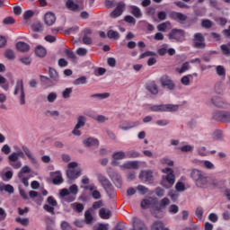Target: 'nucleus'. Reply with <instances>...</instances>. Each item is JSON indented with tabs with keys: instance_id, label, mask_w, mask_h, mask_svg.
<instances>
[{
	"instance_id": "19",
	"label": "nucleus",
	"mask_w": 230,
	"mask_h": 230,
	"mask_svg": "<svg viewBox=\"0 0 230 230\" xmlns=\"http://www.w3.org/2000/svg\"><path fill=\"white\" fill-rule=\"evenodd\" d=\"M56 21H57V17L55 16V13L51 12L46 13L44 16V22L45 24H47V26H53Z\"/></svg>"
},
{
	"instance_id": "8",
	"label": "nucleus",
	"mask_w": 230,
	"mask_h": 230,
	"mask_svg": "<svg viewBox=\"0 0 230 230\" xmlns=\"http://www.w3.org/2000/svg\"><path fill=\"white\" fill-rule=\"evenodd\" d=\"M186 32L182 29H172L167 35L170 40H175V42H182Z\"/></svg>"
},
{
	"instance_id": "18",
	"label": "nucleus",
	"mask_w": 230,
	"mask_h": 230,
	"mask_svg": "<svg viewBox=\"0 0 230 230\" xmlns=\"http://www.w3.org/2000/svg\"><path fill=\"white\" fill-rule=\"evenodd\" d=\"M132 224H133V230H148L146 228V226H145V223L141 221V219L137 217L132 218Z\"/></svg>"
},
{
	"instance_id": "63",
	"label": "nucleus",
	"mask_w": 230,
	"mask_h": 230,
	"mask_svg": "<svg viewBox=\"0 0 230 230\" xmlns=\"http://www.w3.org/2000/svg\"><path fill=\"white\" fill-rule=\"evenodd\" d=\"M3 22L4 24H14L15 19H13V17L9 16L4 19Z\"/></svg>"
},
{
	"instance_id": "57",
	"label": "nucleus",
	"mask_w": 230,
	"mask_h": 230,
	"mask_svg": "<svg viewBox=\"0 0 230 230\" xmlns=\"http://www.w3.org/2000/svg\"><path fill=\"white\" fill-rule=\"evenodd\" d=\"M71 93H73V88H66L62 93L63 98H65V99L69 98V96H71Z\"/></svg>"
},
{
	"instance_id": "61",
	"label": "nucleus",
	"mask_w": 230,
	"mask_h": 230,
	"mask_svg": "<svg viewBox=\"0 0 230 230\" xmlns=\"http://www.w3.org/2000/svg\"><path fill=\"white\" fill-rule=\"evenodd\" d=\"M47 100H48V102H49V103H53V102H55V100H57V93H50L48 95Z\"/></svg>"
},
{
	"instance_id": "40",
	"label": "nucleus",
	"mask_w": 230,
	"mask_h": 230,
	"mask_svg": "<svg viewBox=\"0 0 230 230\" xmlns=\"http://www.w3.org/2000/svg\"><path fill=\"white\" fill-rule=\"evenodd\" d=\"M85 121H87V119L85 117L79 116L77 118V124L75 125L76 128H82V127H84L85 126Z\"/></svg>"
},
{
	"instance_id": "2",
	"label": "nucleus",
	"mask_w": 230,
	"mask_h": 230,
	"mask_svg": "<svg viewBox=\"0 0 230 230\" xmlns=\"http://www.w3.org/2000/svg\"><path fill=\"white\" fill-rule=\"evenodd\" d=\"M60 197L66 200V202H74L78 195V186L73 184L69 189H63L59 192Z\"/></svg>"
},
{
	"instance_id": "50",
	"label": "nucleus",
	"mask_w": 230,
	"mask_h": 230,
	"mask_svg": "<svg viewBox=\"0 0 230 230\" xmlns=\"http://www.w3.org/2000/svg\"><path fill=\"white\" fill-rule=\"evenodd\" d=\"M118 4L115 0H105L104 5L106 8H114Z\"/></svg>"
},
{
	"instance_id": "28",
	"label": "nucleus",
	"mask_w": 230,
	"mask_h": 230,
	"mask_svg": "<svg viewBox=\"0 0 230 230\" xmlns=\"http://www.w3.org/2000/svg\"><path fill=\"white\" fill-rule=\"evenodd\" d=\"M52 182L53 184H62L64 179H62V173L60 172H56L52 174Z\"/></svg>"
},
{
	"instance_id": "11",
	"label": "nucleus",
	"mask_w": 230,
	"mask_h": 230,
	"mask_svg": "<svg viewBox=\"0 0 230 230\" xmlns=\"http://www.w3.org/2000/svg\"><path fill=\"white\" fill-rule=\"evenodd\" d=\"M213 118L216 119V121H220L221 123H230V111H216Z\"/></svg>"
},
{
	"instance_id": "30",
	"label": "nucleus",
	"mask_w": 230,
	"mask_h": 230,
	"mask_svg": "<svg viewBox=\"0 0 230 230\" xmlns=\"http://www.w3.org/2000/svg\"><path fill=\"white\" fill-rule=\"evenodd\" d=\"M122 168L126 170H137L139 168V164L137 162H128L122 165Z\"/></svg>"
},
{
	"instance_id": "14",
	"label": "nucleus",
	"mask_w": 230,
	"mask_h": 230,
	"mask_svg": "<svg viewBox=\"0 0 230 230\" xmlns=\"http://www.w3.org/2000/svg\"><path fill=\"white\" fill-rule=\"evenodd\" d=\"M160 84H162V87H167L170 91H173V89H175L173 81H172V78L168 75H163L160 78Z\"/></svg>"
},
{
	"instance_id": "36",
	"label": "nucleus",
	"mask_w": 230,
	"mask_h": 230,
	"mask_svg": "<svg viewBox=\"0 0 230 230\" xmlns=\"http://www.w3.org/2000/svg\"><path fill=\"white\" fill-rule=\"evenodd\" d=\"M93 220H94V217H93V214L91 213V210H86L84 213V222L85 224H93Z\"/></svg>"
},
{
	"instance_id": "60",
	"label": "nucleus",
	"mask_w": 230,
	"mask_h": 230,
	"mask_svg": "<svg viewBox=\"0 0 230 230\" xmlns=\"http://www.w3.org/2000/svg\"><path fill=\"white\" fill-rule=\"evenodd\" d=\"M190 77H191V75H185L181 79V82L183 85H190Z\"/></svg>"
},
{
	"instance_id": "16",
	"label": "nucleus",
	"mask_w": 230,
	"mask_h": 230,
	"mask_svg": "<svg viewBox=\"0 0 230 230\" xmlns=\"http://www.w3.org/2000/svg\"><path fill=\"white\" fill-rule=\"evenodd\" d=\"M139 179H141V181H143L144 182H154V175L152 171H142L139 173Z\"/></svg>"
},
{
	"instance_id": "49",
	"label": "nucleus",
	"mask_w": 230,
	"mask_h": 230,
	"mask_svg": "<svg viewBox=\"0 0 230 230\" xmlns=\"http://www.w3.org/2000/svg\"><path fill=\"white\" fill-rule=\"evenodd\" d=\"M168 211L171 213V215H177V213H179V206L171 205L168 208Z\"/></svg>"
},
{
	"instance_id": "46",
	"label": "nucleus",
	"mask_w": 230,
	"mask_h": 230,
	"mask_svg": "<svg viewBox=\"0 0 230 230\" xmlns=\"http://www.w3.org/2000/svg\"><path fill=\"white\" fill-rule=\"evenodd\" d=\"M5 58L8 60H13L15 58V53L12 49H6L4 52Z\"/></svg>"
},
{
	"instance_id": "37",
	"label": "nucleus",
	"mask_w": 230,
	"mask_h": 230,
	"mask_svg": "<svg viewBox=\"0 0 230 230\" xmlns=\"http://www.w3.org/2000/svg\"><path fill=\"white\" fill-rule=\"evenodd\" d=\"M0 87L4 89V91H8L10 89V84L6 82V78L0 75Z\"/></svg>"
},
{
	"instance_id": "29",
	"label": "nucleus",
	"mask_w": 230,
	"mask_h": 230,
	"mask_svg": "<svg viewBox=\"0 0 230 230\" xmlns=\"http://www.w3.org/2000/svg\"><path fill=\"white\" fill-rule=\"evenodd\" d=\"M16 49L22 53H26V51H30V45H28V43L20 41L16 44Z\"/></svg>"
},
{
	"instance_id": "38",
	"label": "nucleus",
	"mask_w": 230,
	"mask_h": 230,
	"mask_svg": "<svg viewBox=\"0 0 230 230\" xmlns=\"http://www.w3.org/2000/svg\"><path fill=\"white\" fill-rule=\"evenodd\" d=\"M99 215L103 220H109L111 218V211H107L105 208H101Z\"/></svg>"
},
{
	"instance_id": "10",
	"label": "nucleus",
	"mask_w": 230,
	"mask_h": 230,
	"mask_svg": "<svg viewBox=\"0 0 230 230\" xmlns=\"http://www.w3.org/2000/svg\"><path fill=\"white\" fill-rule=\"evenodd\" d=\"M19 93H21L20 103L21 105H24V103H26V101H25L26 95H24V84L22 83V79L16 82V86H15L13 94L17 95L19 94Z\"/></svg>"
},
{
	"instance_id": "24",
	"label": "nucleus",
	"mask_w": 230,
	"mask_h": 230,
	"mask_svg": "<svg viewBox=\"0 0 230 230\" xmlns=\"http://www.w3.org/2000/svg\"><path fill=\"white\" fill-rule=\"evenodd\" d=\"M146 90L151 93V94H158L159 93V88L154 81L147 83Z\"/></svg>"
},
{
	"instance_id": "42",
	"label": "nucleus",
	"mask_w": 230,
	"mask_h": 230,
	"mask_svg": "<svg viewBox=\"0 0 230 230\" xmlns=\"http://www.w3.org/2000/svg\"><path fill=\"white\" fill-rule=\"evenodd\" d=\"M111 93H94L91 95V98H98L99 100H105V98H109Z\"/></svg>"
},
{
	"instance_id": "20",
	"label": "nucleus",
	"mask_w": 230,
	"mask_h": 230,
	"mask_svg": "<svg viewBox=\"0 0 230 230\" xmlns=\"http://www.w3.org/2000/svg\"><path fill=\"white\" fill-rule=\"evenodd\" d=\"M22 151L24 152L26 157L31 161L32 164H37V158H35V155H33V153H31V150L26 146H22Z\"/></svg>"
},
{
	"instance_id": "23",
	"label": "nucleus",
	"mask_w": 230,
	"mask_h": 230,
	"mask_svg": "<svg viewBox=\"0 0 230 230\" xmlns=\"http://www.w3.org/2000/svg\"><path fill=\"white\" fill-rule=\"evenodd\" d=\"M66 6L70 12H80V5L75 3L74 0H67L66 2Z\"/></svg>"
},
{
	"instance_id": "62",
	"label": "nucleus",
	"mask_w": 230,
	"mask_h": 230,
	"mask_svg": "<svg viewBox=\"0 0 230 230\" xmlns=\"http://www.w3.org/2000/svg\"><path fill=\"white\" fill-rule=\"evenodd\" d=\"M61 229L62 230H73V227H71V225H69V223L63 221L61 223Z\"/></svg>"
},
{
	"instance_id": "56",
	"label": "nucleus",
	"mask_w": 230,
	"mask_h": 230,
	"mask_svg": "<svg viewBox=\"0 0 230 230\" xmlns=\"http://www.w3.org/2000/svg\"><path fill=\"white\" fill-rule=\"evenodd\" d=\"M193 148H194L193 146L186 145V146L180 147V150L181 152H193Z\"/></svg>"
},
{
	"instance_id": "31",
	"label": "nucleus",
	"mask_w": 230,
	"mask_h": 230,
	"mask_svg": "<svg viewBox=\"0 0 230 230\" xmlns=\"http://www.w3.org/2000/svg\"><path fill=\"white\" fill-rule=\"evenodd\" d=\"M157 30L158 31H166L167 30H172V22H165L163 23H160L157 25Z\"/></svg>"
},
{
	"instance_id": "5",
	"label": "nucleus",
	"mask_w": 230,
	"mask_h": 230,
	"mask_svg": "<svg viewBox=\"0 0 230 230\" xmlns=\"http://www.w3.org/2000/svg\"><path fill=\"white\" fill-rule=\"evenodd\" d=\"M166 206H170V199L164 198L160 200L159 206H153L151 208V214L155 218H163V209L166 208Z\"/></svg>"
},
{
	"instance_id": "35",
	"label": "nucleus",
	"mask_w": 230,
	"mask_h": 230,
	"mask_svg": "<svg viewBox=\"0 0 230 230\" xmlns=\"http://www.w3.org/2000/svg\"><path fill=\"white\" fill-rule=\"evenodd\" d=\"M153 203H154V199H143L141 202V208L142 209H148V208H150V206H152Z\"/></svg>"
},
{
	"instance_id": "4",
	"label": "nucleus",
	"mask_w": 230,
	"mask_h": 230,
	"mask_svg": "<svg viewBox=\"0 0 230 230\" xmlns=\"http://www.w3.org/2000/svg\"><path fill=\"white\" fill-rule=\"evenodd\" d=\"M163 173H167L165 178L162 181V186L166 190H170L173 184H175V174H173V170L171 168H165L162 170Z\"/></svg>"
},
{
	"instance_id": "21",
	"label": "nucleus",
	"mask_w": 230,
	"mask_h": 230,
	"mask_svg": "<svg viewBox=\"0 0 230 230\" xmlns=\"http://www.w3.org/2000/svg\"><path fill=\"white\" fill-rule=\"evenodd\" d=\"M97 179L104 190H109V188H111V184L107 177L103 176L102 174H97Z\"/></svg>"
},
{
	"instance_id": "45",
	"label": "nucleus",
	"mask_w": 230,
	"mask_h": 230,
	"mask_svg": "<svg viewBox=\"0 0 230 230\" xmlns=\"http://www.w3.org/2000/svg\"><path fill=\"white\" fill-rule=\"evenodd\" d=\"M65 54L66 55L67 58H70L71 60H76V55L71 49H66Z\"/></svg>"
},
{
	"instance_id": "3",
	"label": "nucleus",
	"mask_w": 230,
	"mask_h": 230,
	"mask_svg": "<svg viewBox=\"0 0 230 230\" xmlns=\"http://www.w3.org/2000/svg\"><path fill=\"white\" fill-rule=\"evenodd\" d=\"M49 75L50 76V79L48 76L41 75L42 82H45L47 87H53V85H57L58 80H60V77L58 76V72H57L55 68L49 67Z\"/></svg>"
},
{
	"instance_id": "27",
	"label": "nucleus",
	"mask_w": 230,
	"mask_h": 230,
	"mask_svg": "<svg viewBox=\"0 0 230 230\" xmlns=\"http://www.w3.org/2000/svg\"><path fill=\"white\" fill-rule=\"evenodd\" d=\"M46 48L42 47L41 45H38L35 49V54L37 57H40V58H44L47 55Z\"/></svg>"
},
{
	"instance_id": "32",
	"label": "nucleus",
	"mask_w": 230,
	"mask_h": 230,
	"mask_svg": "<svg viewBox=\"0 0 230 230\" xmlns=\"http://www.w3.org/2000/svg\"><path fill=\"white\" fill-rule=\"evenodd\" d=\"M112 159H114L115 161H119L121 159H127V153H125L123 151L115 152L112 155Z\"/></svg>"
},
{
	"instance_id": "41",
	"label": "nucleus",
	"mask_w": 230,
	"mask_h": 230,
	"mask_svg": "<svg viewBox=\"0 0 230 230\" xmlns=\"http://www.w3.org/2000/svg\"><path fill=\"white\" fill-rule=\"evenodd\" d=\"M73 84H74V85H84V84H87V77L83 75V76L75 79L73 82Z\"/></svg>"
},
{
	"instance_id": "39",
	"label": "nucleus",
	"mask_w": 230,
	"mask_h": 230,
	"mask_svg": "<svg viewBox=\"0 0 230 230\" xmlns=\"http://www.w3.org/2000/svg\"><path fill=\"white\" fill-rule=\"evenodd\" d=\"M0 191H6L7 193H13V186L10 184L0 185Z\"/></svg>"
},
{
	"instance_id": "13",
	"label": "nucleus",
	"mask_w": 230,
	"mask_h": 230,
	"mask_svg": "<svg viewBox=\"0 0 230 230\" xmlns=\"http://www.w3.org/2000/svg\"><path fill=\"white\" fill-rule=\"evenodd\" d=\"M8 161H9L10 166L14 168V170H19V168H21V166H22V163H21V161H19V157L15 152L12 153L8 156Z\"/></svg>"
},
{
	"instance_id": "52",
	"label": "nucleus",
	"mask_w": 230,
	"mask_h": 230,
	"mask_svg": "<svg viewBox=\"0 0 230 230\" xmlns=\"http://www.w3.org/2000/svg\"><path fill=\"white\" fill-rule=\"evenodd\" d=\"M16 222H18V224H21L22 226H28V224H30V219L17 217Z\"/></svg>"
},
{
	"instance_id": "33",
	"label": "nucleus",
	"mask_w": 230,
	"mask_h": 230,
	"mask_svg": "<svg viewBox=\"0 0 230 230\" xmlns=\"http://www.w3.org/2000/svg\"><path fill=\"white\" fill-rule=\"evenodd\" d=\"M137 157H141V154L137 151L131 150L126 153V159H136Z\"/></svg>"
},
{
	"instance_id": "9",
	"label": "nucleus",
	"mask_w": 230,
	"mask_h": 230,
	"mask_svg": "<svg viewBox=\"0 0 230 230\" xmlns=\"http://www.w3.org/2000/svg\"><path fill=\"white\" fill-rule=\"evenodd\" d=\"M193 47L197 49H204L206 48V38L202 33L197 32L194 34Z\"/></svg>"
},
{
	"instance_id": "43",
	"label": "nucleus",
	"mask_w": 230,
	"mask_h": 230,
	"mask_svg": "<svg viewBox=\"0 0 230 230\" xmlns=\"http://www.w3.org/2000/svg\"><path fill=\"white\" fill-rule=\"evenodd\" d=\"M107 35L109 39H114L115 40H118V39H119V32L113 30H110Z\"/></svg>"
},
{
	"instance_id": "54",
	"label": "nucleus",
	"mask_w": 230,
	"mask_h": 230,
	"mask_svg": "<svg viewBox=\"0 0 230 230\" xmlns=\"http://www.w3.org/2000/svg\"><path fill=\"white\" fill-rule=\"evenodd\" d=\"M221 51L223 55H229L230 54V43L228 45H222Z\"/></svg>"
},
{
	"instance_id": "25",
	"label": "nucleus",
	"mask_w": 230,
	"mask_h": 230,
	"mask_svg": "<svg viewBox=\"0 0 230 230\" xmlns=\"http://www.w3.org/2000/svg\"><path fill=\"white\" fill-rule=\"evenodd\" d=\"M84 146H99L100 141L94 137H88L83 141Z\"/></svg>"
},
{
	"instance_id": "6",
	"label": "nucleus",
	"mask_w": 230,
	"mask_h": 230,
	"mask_svg": "<svg viewBox=\"0 0 230 230\" xmlns=\"http://www.w3.org/2000/svg\"><path fill=\"white\" fill-rule=\"evenodd\" d=\"M151 112H175L179 110V105L160 104L150 106Z\"/></svg>"
},
{
	"instance_id": "64",
	"label": "nucleus",
	"mask_w": 230,
	"mask_h": 230,
	"mask_svg": "<svg viewBox=\"0 0 230 230\" xmlns=\"http://www.w3.org/2000/svg\"><path fill=\"white\" fill-rule=\"evenodd\" d=\"M157 17L159 21H166V12L160 11L157 13Z\"/></svg>"
},
{
	"instance_id": "53",
	"label": "nucleus",
	"mask_w": 230,
	"mask_h": 230,
	"mask_svg": "<svg viewBox=\"0 0 230 230\" xmlns=\"http://www.w3.org/2000/svg\"><path fill=\"white\" fill-rule=\"evenodd\" d=\"M20 62H22V64H24L25 66H30V64H31V58L30 57L20 58Z\"/></svg>"
},
{
	"instance_id": "15",
	"label": "nucleus",
	"mask_w": 230,
	"mask_h": 230,
	"mask_svg": "<svg viewBox=\"0 0 230 230\" xmlns=\"http://www.w3.org/2000/svg\"><path fill=\"white\" fill-rule=\"evenodd\" d=\"M170 19L172 21H179L181 24H184V22L188 20V16L182 13H177L172 11L169 14Z\"/></svg>"
},
{
	"instance_id": "12",
	"label": "nucleus",
	"mask_w": 230,
	"mask_h": 230,
	"mask_svg": "<svg viewBox=\"0 0 230 230\" xmlns=\"http://www.w3.org/2000/svg\"><path fill=\"white\" fill-rule=\"evenodd\" d=\"M115 6V10H113L110 13V17L111 19H118V17H121V15H123V13L125 12V8L127 7V5L123 2L117 3Z\"/></svg>"
},
{
	"instance_id": "26",
	"label": "nucleus",
	"mask_w": 230,
	"mask_h": 230,
	"mask_svg": "<svg viewBox=\"0 0 230 230\" xmlns=\"http://www.w3.org/2000/svg\"><path fill=\"white\" fill-rule=\"evenodd\" d=\"M130 12L136 19H141L143 17V13H141V9L136 5H130L129 6Z\"/></svg>"
},
{
	"instance_id": "17",
	"label": "nucleus",
	"mask_w": 230,
	"mask_h": 230,
	"mask_svg": "<svg viewBox=\"0 0 230 230\" xmlns=\"http://www.w3.org/2000/svg\"><path fill=\"white\" fill-rule=\"evenodd\" d=\"M141 122L137 121H122L119 126L121 130H129V128H134V127H139Z\"/></svg>"
},
{
	"instance_id": "59",
	"label": "nucleus",
	"mask_w": 230,
	"mask_h": 230,
	"mask_svg": "<svg viewBox=\"0 0 230 230\" xmlns=\"http://www.w3.org/2000/svg\"><path fill=\"white\" fill-rule=\"evenodd\" d=\"M124 21L129 24H136V19L131 15L125 16Z\"/></svg>"
},
{
	"instance_id": "47",
	"label": "nucleus",
	"mask_w": 230,
	"mask_h": 230,
	"mask_svg": "<svg viewBox=\"0 0 230 230\" xmlns=\"http://www.w3.org/2000/svg\"><path fill=\"white\" fill-rule=\"evenodd\" d=\"M31 172V169L28 165L23 166L21 171L18 172L19 179H22L23 173H30Z\"/></svg>"
},
{
	"instance_id": "1",
	"label": "nucleus",
	"mask_w": 230,
	"mask_h": 230,
	"mask_svg": "<svg viewBox=\"0 0 230 230\" xmlns=\"http://www.w3.org/2000/svg\"><path fill=\"white\" fill-rule=\"evenodd\" d=\"M190 178L194 181V184L197 186V188H208V184H209L206 172L199 169L191 170Z\"/></svg>"
},
{
	"instance_id": "22",
	"label": "nucleus",
	"mask_w": 230,
	"mask_h": 230,
	"mask_svg": "<svg viewBox=\"0 0 230 230\" xmlns=\"http://www.w3.org/2000/svg\"><path fill=\"white\" fill-rule=\"evenodd\" d=\"M211 102L213 103V105H215L216 107H219L224 109L225 107H227V102H224V100L222 98H220L219 96H215L211 99Z\"/></svg>"
},
{
	"instance_id": "58",
	"label": "nucleus",
	"mask_w": 230,
	"mask_h": 230,
	"mask_svg": "<svg viewBox=\"0 0 230 230\" xmlns=\"http://www.w3.org/2000/svg\"><path fill=\"white\" fill-rule=\"evenodd\" d=\"M175 190L177 191H184V190H186V187L184 186V183H182L181 181H178L175 185Z\"/></svg>"
},
{
	"instance_id": "55",
	"label": "nucleus",
	"mask_w": 230,
	"mask_h": 230,
	"mask_svg": "<svg viewBox=\"0 0 230 230\" xmlns=\"http://www.w3.org/2000/svg\"><path fill=\"white\" fill-rule=\"evenodd\" d=\"M31 28L33 31H42V23L36 22L31 26Z\"/></svg>"
},
{
	"instance_id": "51",
	"label": "nucleus",
	"mask_w": 230,
	"mask_h": 230,
	"mask_svg": "<svg viewBox=\"0 0 230 230\" xmlns=\"http://www.w3.org/2000/svg\"><path fill=\"white\" fill-rule=\"evenodd\" d=\"M216 71L218 76H226V68L223 66H217Z\"/></svg>"
},
{
	"instance_id": "34",
	"label": "nucleus",
	"mask_w": 230,
	"mask_h": 230,
	"mask_svg": "<svg viewBox=\"0 0 230 230\" xmlns=\"http://www.w3.org/2000/svg\"><path fill=\"white\" fill-rule=\"evenodd\" d=\"M71 208L76 213H82V211L84 209V204L78 202L72 203Z\"/></svg>"
},
{
	"instance_id": "48",
	"label": "nucleus",
	"mask_w": 230,
	"mask_h": 230,
	"mask_svg": "<svg viewBox=\"0 0 230 230\" xmlns=\"http://www.w3.org/2000/svg\"><path fill=\"white\" fill-rule=\"evenodd\" d=\"M190 69V62H185L182 64L181 68H177V71L180 73V75H182V73H185V71H188Z\"/></svg>"
},
{
	"instance_id": "7",
	"label": "nucleus",
	"mask_w": 230,
	"mask_h": 230,
	"mask_svg": "<svg viewBox=\"0 0 230 230\" xmlns=\"http://www.w3.org/2000/svg\"><path fill=\"white\" fill-rule=\"evenodd\" d=\"M76 166H78V164L76 162H72L68 164V170L66 171V176L70 181H75V179H78L80 175H82V170L75 169Z\"/></svg>"
},
{
	"instance_id": "44",
	"label": "nucleus",
	"mask_w": 230,
	"mask_h": 230,
	"mask_svg": "<svg viewBox=\"0 0 230 230\" xmlns=\"http://www.w3.org/2000/svg\"><path fill=\"white\" fill-rule=\"evenodd\" d=\"M201 26L202 28H206V30H209V28H212L213 26V22L211 20H202L201 21Z\"/></svg>"
}]
</instances>
